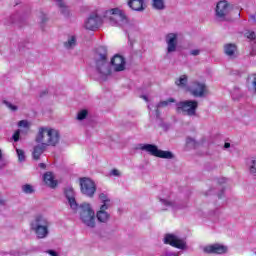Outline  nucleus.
I'll return each mask as SVG.
<instances>
[{
    "label": "nucleus",
    "mask_w": 256,
    "mask_h": 256,
    "mask_svg": "<svg viewBox=\"0 0 256 256\" xmlns=\"http://www.w3.org/2000/svg\"><path fill=\"white\" fill-rule=\"evenodd\" d=\"M60 140L61 134H59V130L49 127H40L35 137L36 143L40 144L34 146L32 152L34 161H39V159H41V154L45 153L47 147H57Z\"/></svg>",
    "instance_id": "obj_1"
},
{
    "label": "nucleus",
    "mask_w": 256,
    "mask_h": 256,
    "mask_svg": "<svg viewBox=\"0 0 256 256\" xmlns=\"http://www.w3.org/2000/svg\"><path fill=\"white\" fill-rule=\"evenodd\" d=\"M30 227L38 239H45L49 235V222L42 215H38L31 222Z\"/></svg>",
    "instance_id": "obj_2"
},
{
    "label": "nucleus",
    "mask_w": 256,
    "mask_h": 256,
    "mask_svg": "<svg viewBox=\"0 0 256 256\" xmlns=\"http://www.w3.org/2000/svg\"><path fill=\"white\" fill-rule=\"evenodd\" d=\"M176 111L177 113H183V115H188V117H193L197 115V108L199 107V102L196 100H186L178 102Z\"/></svg>",
    "instance_id": "obj_3"
},
{
    "label": "nucleus",
    "mask_w": 256,
    "mask_h": 256,
    "mask_svg": "<svg viewBox=\"0 0 256 256\" xmlns=\"http://www.w3.org/2000/svg\"><path fill=\"white\" fill-rule=\"evenodd\" d=\"M80 219L87 227L91 229L95 227V211L92 210L90 204L83 203L80 206Z\"/></svg>",
    "instance_id": "obj_4"
},
{
    "label": "nucleus",
    "mask_w": 256,
    "mask_h": 256,
    "mask_svg": "<svg viewBox=\"0 0 256 256\" xmlns=\"http://www.w3.org/2000/svg\"><path fill=\"white\" fill-rule=\"evenodd\" d=\"M96 69L100 75L109 74V68L107 67V48L101 46L96 52Z\"/></svg>",
    "instance_id": "obj_5"
},
{
    "label": "nucleus",
    "mask_w": 256,
    "mask_h": 256,
    "mask_svg": "<svg viewBox=\"0 0 256 256\" xmlns=\"http://www.w3.org/2000/svg\"><path fill=\"white\" fill-rule=\"evenodd\" d=\"M141 151H146L152 157H158L159 159H173V153L170 151L159 150L154 144H141Z\"/></svg>",
    "instance_id": "obj_6"
},
{
    "label": "nucleus",
    "mask_w": 256,
    "mask_h": 256,
    "mask_svg": "<svg viewBox=\"0 0 256 256\" xmlns=\"http://www.w3.org/2000/svg\"><path fill=\"white\" fill-rule=\"evenodd\" d=\"M80 183V191L86 197H93L95 192L97 191V187L95 186V182L91 180V178L83 177L79 179Z\"/></svg>",
    "instance_id": "obj_7"
},
{
    "label": "nucleus",
    "mask_w": 256,
    "mask_h": 256,
    "mask_svg": "<svg viewBox=\"0 0 256 256\" xmlns=\"http://www.w3.org/2000/svg\"><path fill=\"white\" fill-rule=\"evenodd\" d=\"M231 5L228 4L227 1L222 0L216 5V17L220 19V21H231L229 18V13H231Z\"/></svg>",
    "instance_id": "obj_8"
},
{
    "label": "nucleus",
    "mask_w": 256,
    "mask_h": 256,
    "mask_svg": "<svg viewBox=\"0 0 256 256\" xmlns=\"http://www.w3.org/2000/svg\"><path fill=\"white\" fill-rule=\"evenodd\" d=\"M165 245H170L171 247H175V249H185L186 244L185 241L177 238V236L173 234H166L164 238Z\"/></svg>",
    "instance_id": "obj_9"
},
{
    "label": "nucleus",
    "mask_w": 256,
    "mask_h": 256,
    "mask_svg": "<svg viewBox=\"0 0 256 256\" xmlns=\"http://www.w3.org/2000/svg\"><path fill=\"white\" fill-rule=\"evenodd\" d=\"M190 93L193 97H205V95H207V86L201 82H194Z\"/></svg>",
    "instance_id": "obj_10"
},
{
    "label": "nucleus",
    "mask_w": 256,
    "mask_h": 256,
    "mask_svg": "<svg viewBox=\"0 0 256 256\" xmlns=\"http://www.w3.org/2000/svg\"><path fill=\"white\" fill-rule=\"evenodd\" d=\"M100 25L101 17H99L97 14H91L85 22L84 27L85 29H88V31H95V29H99Z\"/></svg>",
    "instance_id": "obj_11"
},
{
    "label": "nucleus",
    "mask_w": 256,
    "mask_h": 256,
    "mask_svg": "<svg viewBox=\"0 0 256 256\" xmlns=\"http://www.w3.org/2000/svg\"><path fill=\"white\" fill-rule=\"evenodd\" d=\"M64 193L71 209H73V211H77V209H79V204H77V200H75V190L73 187L66 188Z\"/></svg>",
    "instance_id": "obj_12"
},
{
    "label": "nucleus",
    "mask_w": 256,
    "mask_h": 256,
    "mask_svg": "<svg viewBox=\"0 0 256 256\" xmlns=\"http://www.w3.org/2000/svg\"><path fill=\"white\" fill-rule=\"evenodd\" d=\"M125 58L119 54L114 55L111 59V65L114 68V71H125Z\"/></svg>",
    "instance_id": "obj_13"
},
{
    "label": "nucleus",
    "mask_w": 256,
    "mask_h": 256,
    "mask_svg": "<svg viewBox=\"0 0 256 256\" xmlns=\"http://www.w3.org/2000/svg\"><path fill=\"white\" fill-rule=\"evenodd\" d=\"M168 53H175L177 51V34L170 33L166 36Z\"/></svg>",
    "instance_id": "obj_14"
},
{
    "label": "nucleus",
    "mask_w": 256,
    "mask_h": 256,
    "mask_svg": "<svg viewBox=\"0 0 256 256\" xmlns=\"http://www.w3.org/2000/svg\"><path fill=\"white\" fill-rule=\"evenodd\" d=\"M205 253H213L216 255H223V253H227V246H223L221 244H213L210 246H206L204 248Z\"/></svg>",
    "instance_id": "obj_15"
},
{
    "label": "nucleus",
    "mask_w": 256,
    "mask_h": 256,
    "mask_svg": "<svg viewBox=\"0 0 256 256\" xmlns=\"http://www.w3.org/2000/svg\"><path fill=\"white\" fill-rule=\"evenodd\" d=\"M106 209H109V205L103 204L96 214V217L100 223H107L111 217V215L107 213Z\"/></svg>",
    "instance_id": "obj_16"
},
{
    "label": "nucleus",
    "mask_w": 256,
    "mask_h": 256,
    "mask_svg": "<svg viewBox=\"0 0 256 256\" xmlns=\"http://www.w3.org/2000/svg\"><path fill=\"white\" fill-rule=\"evenodd\" d=\"M224 53L230 59H236L237 58V45H235L233 43H228V44L224 45Z\"/></svg>",
    "instance_id": "obj_17"
},
{
    "label": "nucleus",
    "mask_w": 256,
    "mask_h": 256,
    "mask_svg": "<svg viewBox=\"0 0 256 256\" xmlns=\"http://www.w3.org/2000/svg\"><path fill=\"white\" fill-rule=\"evenodd\" d=\"M43 180L45 185L51 189H55V187L58 185L57 180H55V176H53V173L51 172H46L43 176Z\"/></svg>",
    "instance_id": "obj_18"
},
{
    "label": "nucleus",
    "mask_w": 256,
    "mask_h": 256,
    "mask_svg": "<svg viewBox=\"0 0 256 256\" xmlns=\"http://www.w3.org/2000/svg\"><path fill=\"white\" fill-rule=\"evenodd\" d=\"M143 0H130L128 2L129 8L133 11H143L145 8L143 7Z\"/></svg>",
    "instance_id": "obj_19"
},
{
    "label": "nucleus",
    "mask_w": 256,
    "mask_h": 256,
    "mask_svg": "<svg viewBox=\"0 0 256 256\" xmlns=\"http://www.w3.org/2000/svg\"><path fill=\"white\" fill-rule=\"evenodd\" d=\"M189 81V78L187 75H181L178 79L175 80V85L177 87H180L181 89H185L187 87V83Z\"/></svg>",
    "instance_id": "obj_20"
},
{
    "label": "nucleus",
    "mask_w": 256,
    "mask_h": 256,
    "mask_svg": "<svg viewBox=\"0 0 256 256\" xmlns=\"http://www.w3.org/2000/svg\"><path fill=\"white\" fill-rule=\"evenodd\" d=\"M22 191L26 195H33L35 193V188L31 184H25L22 186Z\"/></svg>",
    "instance_id": "obj_21"
},
{
    "label": "nucleus",
    "mask_w": 256,
    "mask_h": 256,
    "mask_svg": "<svg viewBox=\"0 0 256 256\" xmlns=\"http://www.w3.org/2000/svg\"><path fill=\"white\" fill-rule=\"evenodd\" d=\"M154 9H165V2L163 0H152Z\"/></svg>",
    "instance_id": "obj_22"
},
{
    "label": "nucleus",
    "mask_w": 256,
    "mask_h": 256,
    "mask_svg": "<svg viewBox=\"0 0 256 256\" xmlns=\"http://www.w3.org/2000/svg\"><path fill=\"white\" fill-rule=\"evenodd\" d=\"M76 41L75 36H72L64 45L67 49H71V47L75 46Z\"/></svg>",
    "instance_id": "obj_23"
},
{
    "label": "nucleus",
    "mask_w": 256,
    "mask_h": 256,
    "mask_svg": "<svg viewBox=\"0 0 256 256\" xmlns=\"http://www.w3.org/2000/svg\"><path fill=\"white\" fill-rule=\"evenodd\" d=\"M169 103H175V99L174 98H168L167 100L161 101L158 104V107H167L169 105Z\"/></svg>",
    "instance_id": "obj_24"
},
{
    "label": "nucleus",
    "mask_w": 256,
    "mask_h": 256,
    "mask_svg": "<svg viewBox=\"0 0 256 256\" xmlns=\"http://www.w3.org/2000/svg\"><path fill=\"white\" fill-rule=\"evenodd\" d=\"M89 112H87V110H81L78 115H77V119L78 121H83V119L87 118Z\"/></svg>",
    "instance_id": "obj_25"
},
{
    "label": "nucleus",
    "mask_w": 256,
    "mask_h": 256,
    "mask_svg": "<svg viewBox=\"0 0 256 256\" xmlns=\"http://www.w3.org/2000/svg\"><path fill=\"white\" fill-rule=\"evenodd\" d=\"M16 153H17L19 161H21V162L25 161V151H23L21 149H16Z\"/></svg>",
    "instance_id": "obj_26"
},
{
    "label": "nucleus",
    "mask_w": 256,
    "mask_h": 256,
    "mask_svg": "<svg viewBox=\"0 0 256 256\" xmlns=\"http://www.w3.org/2000/svg\"><path fill=\"white\" fill-rule=\"evenodd\" d=\"M99 198L101 199L103 205H109L110 201L109 198H107V195H105L104 193L99 195Z\"/></svg>",
    "instance_id": "obj_27"
},
{
    "label": "nucleus",
    "mask_w": 256,
    "mask_h": 256,
    "mask_svg": "<svg viewBox=\"0 0 256 256\" xmlns=\"http://www.w3.org/2000/svg\"><path fill=\"white\" fill-rule=\"evenodd\" d=\"M118 17L120 21H122V23H129V20L127 19V15H125V12H123V10L120 12Z\"/></svg>",
    "instance_id": "obj_28"
},
{
    "label": "nucleus",
    "mask_w": 256,
    "mask_h": 256,
    "mask_svg": "<svg viewBox=\"0 0 256 256\" xmlns=\"http://www.w3.org/2000/svg\"><path fill=\"white\" fill-rule=\"evenodd\" d=\"M4 105L10 109V111H17V106L11 104L10 102H7L6 100L3 101Z\"/></svg>",
    "instance_id": "obj_29"
},
{
    "label": "nucleus",
    "mask_w": 256,
    "mask_h": 256,
    "mask_svg": "<svg viewBox=\"0 0 256 256\" xmlns=\"http://www.w3.org/2000/svg\"><path fill=\"white\" fill-rule=\"evenodd\" d=\"M18 127H24L25 129H29V122L27 120H21L18 122Z\"/></svg>",
    "instance_id": "obj_30"
},
{
    "label": "nucleus",
    "mask_w": 256,
    "mask_h": 256,
    "mask_svg": "<svg viewBox=\"0 0 256 256\" xmlns=\"http://www.w3.org/2000/svg\"><path fill=\"white\" fill-rule=\"evenodd\" d=\"M20 135H21V130H16L15 133L13 134L12 138L15 141V143H17V141H19Z\"/></svg>",
    "instance_id": "obj_31"
},
{
    "label": "nucleus",
    "mask_w": 256,
    "mask_h": 256,
    "mask_svg": "<svg viewBox=\"0 0 256 256\" xmlns=\"http://www.w3.org/2000/svg\"><path fill=\"white\" fill-rule=\"evenodd\" d=\"M121 11H122V10L119 9V8H113V9L110 10V13H111L112 15H117V16L119 17Z\"/></svg>",
    "instance_id": "obj_32"
},
{
    "label": "nucleus",
    "mask_w": 256,
    "mask_h": 256,
    "mask_svg": "<svg viewBox=\"0 0 256 256\" xmlns=\"http://www.w3.org/2000/svg\"><path fill=\"white\" fill-rule=\"evenodd\" d=\"M247 39H251L252 41L256 39L255 32H248L246 35Z\"/></svg>",
    "instance_id": "obj_33"
},
{
    "label": "nucleus",
    "mask_w": 256,
    "mask_h": 256,
    "mask_svg": "<svg viewBox=\"0 0 256 256\" xmlns=\"http://www.w3.org/2000/svg\"><path fill=\"white\" fill-rule=\"evenodd\" d=\"M57 3L60 9H66L65 2H63V0H57Z\"/></svg>",
    "instance_id": "obj_34"
},
{
    "label": "nucleus",
    "mask_w": 256,
    "mask_h": 256,
    "mask_svg": "<svg viewBox=\"0 0 256 256\" xmlns=\"http://www.w3.org/2000/svg\"><path fill=\"white\" fill-rule=\"evenodd\" d=\"M111 175H113L114 177H119V175H121V173L117 169H112Z\"/></svg>",
    "instance_id": "obj_35"
},
{
    "label": "nucleus",
    "mask_w": 256,
    "mask_h": 256,
    "mask_svg": "<svg viewBox=\"0 0 256 256\" xmlns=\"http://www.w3.org/2000/svg\"><path fill=\"white\" fill-rule=\"evenodd\" d=\"M200 51L199 50H191L190 55H193L194 57H196L197 55H199Z\"/></svg>",
    "instance_id": "obj_36"
},
{
    "label": "nucleus",
    "mask_w": 256,
    "mask_h": 256,
    "mask_svg": "<svg viewBox=\"0 0 256 256\" xmlns=\"http://www.w3.org/2000/svg\"><path fill=\"white\" fill-rule=\"evenodd\" d=\"M47 253H49L51 256H59L54 250H48Z\"/></svg>",
    "instance_id": "obj_37"
},
{
    "label": "nucleus",
    "mask_w": 256,
    "mask_h": 256,
    "mask_svg": "<svg viewBox=\"0 0 256 256\" xmlns=\"http://www.w3.org/2000/svg\"><path fill=\"white\" fill-rule=\"evenodd\" d=\"M229 147H231V143L226 142V143L224 144V148H225V149H229Z\"/></svg>",
    "instance_id": "obj_38"
},
{
    "label": "nucleus",
    "mask_w": 256,
    "mask_h": 256,
    "mask_svg": "<svg viewBox=\"0 0 256 256\" xmlns=\"http://www.w3.org/2000/svg\"><path fill=\"white\" fill-rule=\"evenodd\" d=\"M39 167H40V169H46L47 166L45 165V163H40Z\"/></svg>",
    "instance_id": "obj_39"
},
{
    "label": "nucleus",
    "mask_w": 256,
    "mask_h": 256,
    "mask_svg": "<svg viewBox=\"0 0 256 256\" xmlns=\"http://www.w3.org/2000/svg\"><path fill=\"white\" fill-rule=\"evenodd\" d=\"M47 93H49V91L44 90V91L40 94V97H44V95H47Z\"/></svg>",
    "instance_id": "obj_40"
},
{
    "label": "nucleus",
    "mask_w": 256,
    "mask_h": 256,
    "mask_svg": "<svg viewBox=\"0 0 256 256\" xmlns=\"http://www.w3.org/2000/svg\"><path fill=\"white\" fill-rule=\"evenodd\" d=\"M47 21V18H45V14H42V23H45Z\"/></svg>",
    "instance_id": "obj_41"
},
{
    "label": "nucleus",
    "mask_w": 256,
    "mask_h": 256,
    "mask_svg": "<svg viewBox=\"0 0 256 256\" xmlns=\"http://www.w3.org/2000/svg\"><path fill=\"white\" fill-rule=\"evenodd\" d=\"M164 205H172L171 202L163 200Z\"/></svg>",
    "instance_id": "obj_42"
},
{
    "label": "nucleus",
    "mask_w": 256,
    "mask_h": 256,
    "mask_svg": "<svg viewBox=\"0 0 256 256\" xmlns=\"http://www.w3.org/2000/svg\"><path fill=\"white\" fill-rule=\"evenodd\" d=\"M0 205H5V200L0 199Z\"/></svg>",
    "instance_id": "obj_43"
},
{
    "label": "nucleus",
    "mask_w": 256,
    "mask_h": 256,
    "mask_svg": "<svg viewBox=\"0 0 256 256\" xmlns=\"http://www.w3.org/2000/svg\"><path fill=\"white\" fill-rule=\"evenodd\" d=\"M3 159V152L0 150V161Z\"/></svg>",
    "instance_id": "obj_44"
},
{
    "label": "nucleus",
    "mask_w": 256,
    "mask_h": 256,
    "mask_svg": "<svg viewBox=\"0 0 256 256\" xmlns=\"http://www.w3.org/2000/svg\"><path fill=\"white\" fill-rule=\"evenodd\" d=\"M110 21H113V17H110Z\"/></svg>",
    "instance_id": "obj_45"
},
{
    "label": "nucleus",
    "mask_w": 256,
    "mask_h": 256,
    "mask_svg": "<svg viewBox=\"0 0 256 256\" xmlns=\"http://www.w3.org/2000/svg\"><path fill=\"white\" fill-rule=\"evenodd\" d=\"M223 183H225V179H223Z\"/></svg>",
    "instance_id": "obj_46"
}]
</instances>
